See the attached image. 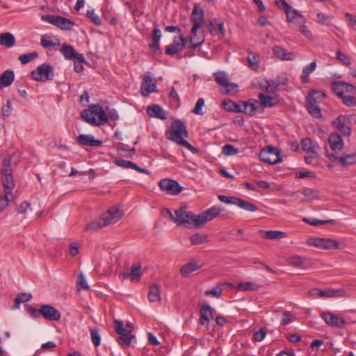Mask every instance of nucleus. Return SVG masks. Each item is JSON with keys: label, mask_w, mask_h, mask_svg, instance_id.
<instances>
[{"label": "nucleus", "mask_w": 356, "mask_h": 356, "mask_svg": "<svg viewBox=\"0 0 356 356\" xmlns=\"http://www.w3.org/2000/svg\"><path fill=\"white\" fill-rule=\"evenodd\" d=\"M10 163L11 158L10 156H6L3 161L1 180L4 189V195H0V213L13 197V191L15 187V182L13 177Z\"/></svg>", "instance_id": "1"}, {"label": "nucleus", "mask_w": 356, "mask_h": 356, "mask_svg": "<svg viewBox=\"0 0 356 356\" xmlns=\"http://www.w3.org/2000/svg\"><path fill=\"white\" fill-rule=\"evenodd\" d=\"M165 212L170 219L176 223L177 225H182L186 227L199 228V226H197V215L189 211L187 209L186 206H181L179 209L175 210L174 212L166 209Z\"/></svg>", "instance_id": "2"}, {"label": "nucleus", "mask_w": 356, "mask_h": 356, "mask_svg": "<svg viewBox=\"0 0 356 356\" xmlns=\"http://www.w3.org/2000/svg\"><path fill=\"white\" fill-rule=\"evenodd\" d=\"M188 136V131L186 126L179 120L174 121L172 124V129L165 132V137L168 139L186 147L193 153H197V149L185 140Z\"/></svg>", "instance_id": "3"}, {"label": "nucleus", "mask_w": 356, "mask_h": 356, "mask_svg": "<svg viewBox=\"0 0 356 356\" xmlns=\"http://www.w3.org/2000/svg\"><path fill=\"white\" fill-rule=\"evenodd\" d=\"M334 92L341 99L343 104L348 107L356 106V87L342 81H334L332 83Z\"/></svg>", "instance_id": "4"}, {"label": "nucleus", "mask_w": 356, "mask_h": 356, "mask_svg": "<svg viewBox=\"0 0 356 356\" xmlns=\"http://www.w3.org/2000/svg\"><path fill=\"white\" fill-rule=\"evenodd\" d=\"M124 213L118 208L113 207L104 213L98 219L88 223L85 227L87 232H95L103 227L114 224L120 220Z\"/></svg>", "instance_id": "5"}, {"label": "nucleus", "mask_w": 356, "mask_h": 356, "mask_svg": "<svg viewBox=\"0 0 356 356\" xmlns=\"http://www.w3.org/2000/svg\"><path fill=\"white\" fill-rule=\"evenodd\" d=\"M81 116L88 124L99 126L108 122V115L99 104H91L88 109L83 110Z\"/></svg>", "instance_id": "6"}, {"label": "nucleus", "mask_w": 356, "mask_h": 356, "mask_svg": "<svg viewBox=\"0 0 356 356\" xmlns=\"http://www.w3.org/2000/svg\"><path fill=\"white\" fill-rule=\"evenodd\" d=\"M114 323L117 333L120 335L117 339L118 342L122 347H128L134 339V335L132 334V324L127 323L124 327L123 322L118 320H115Z\"/></svg>", "instance_id": "7"}, {"label": "nucleus", "mask_w": 356, "mask_h": 356, "mask_svg": "<svg viewBox=\"0 0 356 356\" xmlns=\"http://www.w3.org/2000/svg\"><path fill=\"white\" fill-rule=\"evenodd\" d=\"M259 159L268 164H276L282 161L280 152L273 147L269 146L263 149L259 154Z\"/></svg>", "instance_id": "8"}, {"label": "nucleus", "mask_w": 356, "mask_h": 356, "mask_svg": "<svg viewBox=\"0 0 356 356\" xmlns=\"http://www.w3.org/2000/svg\"><path fill=\"white\" fill-rule=\"evenodd\" d=\"M31 77L33 80L45 82L54 78L52 67L47 63H43L31 72Z\"/></svg>", "instance_id": "9"}, {"label": "nucleus", "mask_w": 356, "mask_h": 356, "mask_svg": "<svg viewBox=\"0 0 356 356\" xmlns=\"http://www.w3.org/2000/svg\"><path fill=\"white\" fill-rule=\"evenodd\" d=\"M307 243L323 250H332L339 248V242L330 238L312 237L307 239Z\"/></svg>", "instance_id": "10"}, {"label": "nucleus", "mask_w": 356, "mask_h": 356, "mask_svg": "<svg viewBox=\"0 0 356 356\" xmlns=\"http://www.w3.org/2000/svg\"><path fill=\"white\" fill-rule=\"evenodd\" d=\"M159 186L161 191L171 195H177L182 191V187L179 184L170 179H162L159 182Z\"/></svg>", "instance_id": "11"}, {"label": "nucleus", "mask_w": 356, "mask_h": 356, "mask_svg": "<svg viewBox=\"0 0 356 356\" xmlns=\"http://www.w3.org/2000/svg\"><path fill=\"white\" fill-rule=\"evenodd\" d=\"M156 91V80L154 79L149 72H147L143 78L140 86V92L143 96L147 97L152 92Z\"/></svg>", "instance_id": "12"}, {"label": "nucleus", "mask_w": 356, "mask_h": 356, "mask_svg": "<svg viewBox=\"0 0 356 356\" xmlns=\"http://www.w3.org/2000/svg\"><path fill=\"white\" fill-rule=\"evenodd\" d=\"M220 212L221 209L219 207H213L197 215V226H199V228L203 227L207 222L214 219Z\"/></svg>", "instance_id": "13"}, {"label": "nucleus", "mask_w": 356, "mask_h": 356, "mask_svg": "<svg viewBox=\"0 0 356 356\" xmlns=\"http://www.w3.org/2000/svg\"><path fill=\"white\" fill-rule=\"evenodd\" d=\"M40 313L41 316L49 321H58L61 317L60 312L50 305H41Z\"/></svg>", "instance_id": "14"}, {"label": "nucleus", "mask_w": 356, "mask_h": 356, "mask_svg": "<svg viewBox=\"0 0 356 356\" xmlns=\"http://www.w3.org/2000/svg\"><path fill=\"white\" fill-rule=\"evenodd\" d=\"M321 316L330 326L341 327L346 323V321L342 317L330 312H323L321 314Z\"/></svg>", "instance_id": "15"}, {"label": "nucleus", "mask_w": 356, "mask_h": 356, "mask_svg": "<svg viewBox=\"0 0 356 356\" xmlns=\"http://www.w3.org/2000/svg\"><path fill=\"white\" fill-rule=\"evenodd\" d=\"M332 124L344 136H350L351 135L352 130L347 124L346 115H340L332 122Z\"/></svg>", "instance_id": "16"}, {"label": "nucleus", "mask_w": 356, "mask_h": 356, "mask_svg": "<svg viewBox=\"0 0 356 356\" xmlns=\"http://www.w3.org/2000/svg\"><path fill=\"white\" fill-rule=\"evenodd\" d=\"M64 57L67 60H79L85 61L84 56L79 53H77L72 45L63 44L60 49Z\"/></svg>", "instance_id": "17"}, {"label": "nucleus", "mask_w": 356, "mask_h": 356, "mask_svg": "<svg viewBox=\"0 0 356 356\" xmlns=\"http://www.w3.org/2000/svg\"><path fill=\"white\" fill-rule=\"evenodd\" d=\"M76 141L80 145L90 147H100L102 141L95 139V137L90 134H80L76 138Z\"/></svg>", "instance_id": "18"}, {"label": "nucleus", "mask_w": 356, "mask_h": 356, "mask_svg": "<svg viewBox=\"0 0 356 356\" xmlns=\"http://www.w3.org/2000/svg\"><path fill=\"white\" fill-rule=\"evenodd\" d=\"M203 263L199 259H192L180 268V273L184 277H187L191 273L200 269Z\"/></svg>", "instance_id": "19"}, {"label": "nucleus", "mask_w": 356, "mask_h": 356, "mask_svg": "<svg viewBox=\"0 0 356 356\" xmlns=\"http://www.w3.org/2000/svg\"><path fill=\"white\" fill-rule=\"evenodd\" d=\"M191 19L193 22L194 30L196 27H201L204 21V10L198 4H195L193 7Z\"/></svg>", "instance_id": "20"}, {"label": "nucleus", "mask_w": 356, "mask_h": 356, "mask_svg": "<svg viewBox=\"0 0 356 356\" xmlns=\"http://www.w3.org/2000/svg\"><path fill=\"white\" fill-rule=\"evenodd\" d=\"M273 53L275 57L282 60H293L296 59V55L280 46H275L273 48Z\"/></svg>", "instance_id": "21"}, {"label": "nucleus", "mask_w": 356, "mask_h": 356, "mask_svg": "<svg viewBox=\"0 0 356 356\" xmlns=\"http://www.w3.org/2000/svg\"><path fill=\"white\" fill-rule=\"evenodd\" d=\"M330 147L335 153L341 150L343 147V141L337 133H332L328 138Z\"/></svg>", "instance_id": "22"}, {"label": "nucleus", "mask_w": 356, "mask_h": 356, "mask_svg": "<svg viewBox=\"0 0 356 356\" xmlns=\"http://www.w3.org/2000/svg\"><path fill=\"white\" fill-rule=\"evenodd\" d=\"M212 308L207 303H204L200 309V323L208 328L209 318L212 317Z\"/></svg>", "instance_id": "23"}, {"label": "nucleus", "mask_w": 356, "mask_h": 356, "mask_svg": "<svg viewBox=\"0 0 356 356\" xmlns=\"http://www.w3.org/2000/svg\"><path fill=\"white\" fill-rule=\"evenodd\" d=\"M240 108L241 111L240 113H244L248 115H254L256 111L260 108V103L258 101L254 102H242L240 104Z\"/></svg>", "instance_id": "24"}, {"label": "nucleus", "mask_w": 356, "mask_h": 356, "mask_svg": "<svg viewBox=\"0 0 356 356\" xmlns=\"http://www.w3.org/2000/svg\"><path fill=\"white\" fill-rule=\"evenodd\" d=\"M314 294H317L321 297L323 298H332V297H344L346 296V291L342 289H335V290H326V291H322V290H318L314 289Z\"/></svg>", "instance_id": "25"}, {"label": "nucleus", "mask_w": 356, "mask_h": 356, "mask_svg": "<svg viewBox=\"0 0 356 356\" xmlns=\"http://www.w3.org/2000/svg\"><path fill=\"white\" fill-rule=\"evenodd\" d=\"M200 28V27H196L194 31V26H192L191 35L189 38V47H191L192 49H195L204 42V38L203 36L197 35V31Z\"/></svg>", "instance_id": "26"}, {"label": "nucleus", "mask_w": 356, "mask_h": 356, "mask_svg": "<svg viewBox=\"0 0 356 356\" xmlns=\"http://www.w3.org/2000/svg\"><path fill=\"white\" fill-rule=\"evenodd\" d=\"M216 81L220 86L226 87L228 90H232L237 88V85L229 83L226 74L223 72H217L214 74Z\"/></svg>", "instance_id": "27"}, {"label": "nucleus", "mask_w": 356, "mask_h": 356, "mask_svg": "<svg viewBox=\"0 0 356 356\" xmlns=\"http://www.w3.org/2000/svg\"><path fill=\"white\" fill-rule=\"evenodd\" d=\"M147 114L151 118H156L161 120L166 119V113L157 104L149 106L147 109Z\"/></svg>", "instance_id": "28"}, {"label": "nucleus", "mask_w": 356, "mask_h": 356, "mask_svg": "<svg viewBox=\"0 0 356 356\" xmlns=\"http://www.w3.org/2000/svg\"><path fill=\"white\" fill-rule=\"evenodd\" d=\"M325 97V94L323 92L312 90L307 97V105H318Z\"/></svg>", "instance_id": "29"}, {"label": "nucleus", "mask_w": 356, "mask_h": 356, "mask_svg": "<svg viewBox=\"0 0 356 356\" xmlns=\"http://www.w3.org/2000/svg\"><path fill=\"white\" fill-rule=\"evenodd\" d=\"M15 79L14 72L12 70H6L0 76V88H5L10 86Z\"/></svg>", "instance_id": "30"}, {"label": "nucleus", "mask_w": 356, "mask_h": 356, "mask_svg": "<svg viewBox=\"0 0 356 356\" xmlns=\"http://www.w3.org/2000/svg\"><path fill=\"white\" fill-rule=\"evenodd\" d=\"M302 149L307 153L316 154L318 149L316 145L309 138H302L301 140Z\"/></svg>", "instance_id": "31"}, {"label": "nucleus", "mask_w": 356, "mask_h": 356, "mask_svg": "<svg viewBox=\"0 0 356 356\" xmlns=\"http://www.w3.org/2000/svg\"><path fill=\"white\" fill-rule=\"evenodd\" d=\"M247 60L248 63V67H250L252 70L257 71L260 62L259 54L255 52H249Z\"/></svg>", "instance_id": "32"}, {"label": "nucleus", "mask_w": 356, "mask_h": 356, "mask_svg": "<svg viewBox=\"0 0 356 356\" xmlns=\"http://www.w3.org/2000/svg\"><path fill=\"white\" fill-rule=\"evenodd\" d=\"M316 67V61H313L309 65H306L303 67L302 75L300 77L302 83H307L309 82V75L315 70Z\"/></svg>", "instance_id": "33"}, {"label": "nucleus", "mask_w": 356, "mask_h": 356, "mask_svg": "<svg viewBox=\"0 0 356 356\" xmlns=\"http://www.w3.org/2000/svg\"><path fill=\"white\" fill-rule=\"evenodd\" d=\"M55 22V26L63 30H71L74 25V23L72 21L61 16H58L57 19Z\"/></svg>", "instance_id": "34"}, {"label": "nucleus", "mask_w": 356, "mask_h": 356, "mask_svg": "<svg viewBox=\"0 0 356 356\" xmlns=\"http://www.w3.org/2000/svg\"><path fill=\"white\" fill-rule=\"evenodd\" d=\"M15 39L10 33H4L0 35V44L7 48L12 47L15 45Z\"/></svg>", "instance_id": "35"}, {"label": "nucleus", "mask_w": 356, "mask_h": 356, "mask_svg": "<svg viewBox=\"0 0 356 356\" xmlns=\"http://www.w3.org/2000/svg\"><path fill=\"white\" fill-rule=\"evenodd\" d=\"M148 299L150 302H158L160 300L161 292L158 284H154L149 286Z\"/></svg>", "instance_id": "36"}, {"label": "nucleus", "mask_w": 356, "mask_h": 356, "mask_svg": "<svg viewBox=\"0 0 356 356\" xmlns=\"http://www.w3.org/2000/svg\"><path fill=\"white\" fill-rule=\"evenodd\" d=\"M261 232L264 234L263 237L267 239H280L284 238L286 236V232L277 230H261Z\"/></svg>", "instance_id": "37"}, {"label": "nucleus", "mask_w": 356, "mask_h": 356, "mask_svg": "<svg viewBox=\"0 0 356 356\" xmlns=\"http://www.w3.org/2000/svg\"><path fill=\"white\" fill-rule=\"evenodd\" d=\"M228 285H229V284L227 282L218 283L214 288H213L211 290L206 291L204 293L207 296H211L213 297L218 298L220 297L222 294V287L224 286Z\"/></svg>", "instance_id": "38"}, {"label": "nucleus", "mask_w": 356, "mask_h": 356, "mask_svg": "<svg viewBox=\"0 0 356 356\" xmlns=\"http://www.w3.org/2000/svg\"><path fill=\"white\" fill-rule=\"evenodd\" d=\"M259 99L260 100V106H261L264 107H272L277 103L276 100L274 98L267 95H264L263 93H260L259 95Z\"/></svg>", "instance_id": "39"}, {"label": "nucleus", "mask_w": 356, "mask_h": 356, "mask_svg": "<svg viewBox=\"0 0 356 356\" xmlns=\"http://www.w3.org/2000/svg\"><path fill=\"white\" fill-rule=\"evenodd\" d=\"M240 104H236L232 100H224L222 102V106L225 110L234 113H240L241 111Z\"/></svg>", "instance_id": "40"}, {"label": "nucleus", "mask_w": 356, "mask_h": 356, "mask_svg": "<svg viewBox=\"0 0 356 356\" xmlns=\"http://www.w3.org/2000/svg\"><path fill=\"white\" fill-rule=\"evenodd\" d=\"M40 44L44 48H51L59 45L58 39L53 40L49 36L42 35Z\"/></svg>", "instance_id": "41"}, {"label": "nucleus", "mask_w": 356, "mask_h": 356, "mask_svg": "<svg viewBox=\"0 0 356 356\" xmlns=\"http://www.w3.org/2000/svg\"><path fill=\"white\" fill-rule=\"evenodd\" d=\"M236 205L248 211L254 212L257 210V208L255 205L240 198H237Z\"/></svg>", "instance_id": "42"}, {"label": "nucleus", "mask_w": 356, "mask_h": 356, "mask_svg": "<svg viewBox=\"0 0 356 356\" xmlns=\"http://www.w3.org/2000/svg\"><path fill=\"white\" fill-rule=\"evenodd\" d=\"M32 299V295L29 293H19L15 299L13 307L18 308L19 305L23 302H26Z\"/></svg>", "instance_id": "43"}, {"label": "nucleus", "mask_w": 356, "mask_h": 356, "mask_svg": "<svg viewBox=\"0 0 356 356\" xmlns=\"http://www.w3.org/2000/svg\"><path fill=\"white\" fill-rule=\"evenodd\" d=\"M237 289L239 291H257L259 289V286L252 282H245L239 283L237 286Z\"/></svg>", "instance_id": "44"}, {"label": "nucleus", "mask_w": 356, "mask_h": 356, "mask_svg": "<svg viewBox=\"0 0 356 356\" xmlns=\"http://www.w3.org/2000/svg\"><path fill=\"white\" fill-rule=\"evenodd\" d=\"M208 236L203 234H194L191 238L190 241L193 245H201L208 241Z\"/></svg>", "instance_id": "45"}, {"label": "nucleus", "mask_w": 356, "mask_h": 356, "mask_svg": "<svg viewBox=\"0 0 356 356\" xmlns=\"http://www.w3.org/2000/svg\"><path fill=\"white\" fill-rule=\"evenodd\" d=\"M340 163L343 166H348L356 163V154H347L341 156L340 159Z\"/></svg>", "instance_id": "46"}, {"label": "nucleus", "mask_w": 356, "mask_h": 356, "mask_svg": "<svg viewBox=\"0 0 356 356\" xmlns=\"http://www.w3.org/2000/svg\"><path fill=\"white\" fill-rule=\"evenodd\" d=\"M286 14V19L289 22H291L295 19L296 18L299 19V21H301L304 22V17L297 10H288L287 13H285Z\"/></svg>", "instance_id": "47"}, {"label": "nucleus", "mask_w": 356, "mask_h": 356, "mask_svg": "<svg viewBox=\"0 0 356 356\" xmlns=\"http://www.w3.org/2000/svg\"><path fill=\"white\" fill-rule=\"evenodd\" d=\"M307 110L313 118H322L321 111L318 105H307Z\"/></svg>", "instance_id": "48"}, {"label": "nucleus", "mask_w": 356, "mask_h": 356, "mask_svg": "<svg viewBox=\"0 0 356 356\" xmlns=\"http://www.w3.org/2000/svg\"><path fill=\"white\" fill-rule=\"evenodd\" d=\"M38 54L37 52H30L25 54H22L19 56V60H20L22 64H26L30 61L34 60L38 58Z\"/></svg>", "instance_id": "49"}, {"label": "nucleus", "mask_w": 356, "mask_h": 356, "mask_svg": "<svg viewBox=\"0 0 356 356\" xmlns=\"http://www.w3.org/2000/svg\"><path fill=\"white\" fill-rule=\"evenodd\" d=\"M305 259L300 256H293L287 259V262L289 265L294 267H300Z\"/></svg>", "instance_id": "50"}, {"label": "nucleus", "mask_w": 356, "mask_h": 356, "mask_svg": "<svg viewBox=\"0 0 356 356\" xmlns=\"http://www.w3.org/2000/svg\"><path fill=\"white\" fill-rule=\"evenodd\" d=\"M90 337L95 347H97L100 345L101 337L99 334V330L97 328H94L90 330Z\"/></svg>", "instance_id": "51"}, {"label": "nucleus", "mask_w": 356, "mask_h": 356, "mask_svg": "<svg viewBox=\"0 0 356 356\" xmlns=\"http://www.w3.org/2000/svg\"><path fill=\"white\" fill-rule=\"evenodd\" d=\"M238 149L232 145L227 144L222 147V154L226 156H232L238 153Z\"/></svg>", "instance_id": "52"}, {"label": "nucleus", "mask_w": 356, "mask_h": 356, "mask_svg": "<svg viewBox=\"0 0 356 356\" xmlns=\"http://www.w3.org/2000/svg\"><path fill=\"white\" fill-rule=\"evenodd\" d=\"M86 16L88 17L95 25L100 26L102 20L99 15H97L93 9L88 10L86 13Z\"/></svg>", "instance_id": "53"}, {"label": "nucleus", "mask_w": 356, "mask_h": 356, "mask_svg": "<svg viewBox=\"0 0 356 356\" xmlns=\"http://www.w3.org/2000/svg\"><path fill=\"white\" fill-rule=\"evenodd\" d=\"M76 285L78 287V289H83L85 290L89 289V286L86 282V280L82 273H80L77 280H76Z\"/></svg>", "instance_id": "54"}, {"label": "nucleus", "mask_w": 356, "mask_h": 356, "mask_svg": "<svg viewBox=\"0 0 356 356\" xmlns=\"http://www.w3.org/2000/svg\"><path fill=\"white\" fill-rule=\"evenodd\" d=\"M186 44H187V40L181 34H179V36L175 37L173 40V43H172V44H175L177 47L179 48V49L184 47Z\"/></svg>", "instance_id": "55"}, {"label": "nucleus", "mask_w": 356, "mask_h": 356, "mask_svg": "<svg viewBox=\"0 0 356 356\" xmlns=\"http://www.w3.org/2000/svg\"><path fill=\"white\" fill-rule=\"evenodd\" d=\"M271 83L275 86V88L277 90L278 86H285L287 84L288 78L286 76H278V77L271 80Z\"/></svg>", "instance_id": "56"}, {"label": "nucleus", "mask_w": 356, "mask_h": 356, "mask_svg": "<svg viewBox=\"0 0 356 356\" xmlns=\"http://www.w3.org/2000/svg\"><path fill=\"white\" fill-rule=\"evenodd\" d=\"M303 220L311 225H314V226H317L318 225H323V224H325V223H332L333 222L332 220H317V219H314V218H312V219H308V218H303Z\"/></svg>", "instance_id": "57"}, {"label": "nucleus", "mask_w": 356, "mask_h": 356, "mask_svg": "<svg viewBox=\"0 0 356 356\" xmlns=\"http://www.w3.org/2000/svg\"><path fill=\"white\" fill-rule=\"evenodd\" d=\"M302 195L310 200H314L318 198L317 192L310 188H304L302 191Z\"/></svg>", "instance_id": "58"}, {"label": "nucleus", "mask_w": 356, "mask_h": 356, "mask_svg": "<svg viewBox=\"0 0 356 356\" xmlns=\"http://www.w3.org/2000/svg\"><path fill=\"white\" fill-rule=\"evenodd\" d=\"M204 105V100L203 98H200L197 101L195 108L193 109L192 112L196 115H202V108Z\"/></svg>", "instance_id": "59"}, {"label": "nucleus", "mask_w": 356, "mask_h": 356, "mask_svg": "<svg viewBox=\"0 0 356 356\" xmlns=\"http://www.w3.org/2000/svg\"><path fill=\"white\" fill-rule=\"evenodd\" d=\"M298 23L300 24V32L307 38H312V35L310 32V31L308 29V28L305 25V19L304 18V22L301 21H298Z\"/></svg>", "instance_id": "60"}, {"label": "nucleus", "mask_w": 356, "mask_h": 356, "mask_svg": "<svg viewBox=\"0 0 356 356\" xmlns=\"http://www.w3.org/2000/svg\"><path fill=\"white\" fill-rule=\"evenodd\" d=\"M140 268H141V266L139 264L134 265L131 267V270L130 275L131 277V280H135V278L140 277V274H141L140 273Z\"/></svg>", "instance_id": "61"}, {"label": "nucleus", "mask_w": 356, "mask_h": 356, "mask_svg": "<svg viewBox=\"0 0 356 356\" xmlns=\"http://www.w3.org/2000/svg\"><path fill=\"white\" fill-rule=\"evenodd\" d=\"M267 332L266 329L261 328L254 334V340L256 341H261L266 336Z\"/></svg>", "instance_id": "62"}, {"label": "nucleus", "mask_w": 356, "mask_h": 356, "mask_svg": "<svg viewBox=\"0 0 356 356\" xmlns=\"http://www.w3.org/2000/svg\"><path fill=\"white\" fill-rule=\"evenodd\" d=\"M336 58L337 60H340L341 63H343L344 65L347 66H349L351 64L349 58L340 51H337Z\"/></svg>", "instance_id": "63"}, {"label": "nucleus", "mask_w": 356, "mask_h": 356, "mask_svg": "<svg viewBox=\"0 0 356 356\" xmlns=\"http://www.w3.org/2000/svg\"><path fill=\"white\" fill-rule=\"evenodd\" d=\"M275 5L279 8L283 9V10L285 13H287L288 10L291 9L290 5L284 0H275Z\"/></svg>", "instance_id": "64"}]
</instances>
